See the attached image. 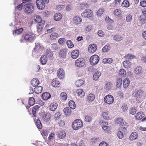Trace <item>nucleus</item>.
<instances>
[{"instance_id":"nucleus-1","label":"nucleus","mask_w":146,"mask_h":146,"mask_svg":"<svg viewBox=\"0 0 146 146\" xmlns=\"http://www.w3.org/2000/svg\"><path fill=\"white\" fill-rule=\"evenodd\" d=\"M43 46L38 43H36L35 48L33 51V54L36 56L40 55L42 53Z\"/></svg>"},{"instance_id":"nucleus-2","label":"nucleus","mask_w":146,"mask_h":146,"mask_svg":"<svg viewBox=\"0 0 146 146\" xmlns=\"http://www.w3.org/2000/svg\"><path fill=\"white\" fill-rule=\"evenodd\" d=\"M83 126V123L80 119H76L73 122L72 127L74 130H78L81 128Z\"/></svg>"},{"instance_id":"nucleus-3","label":"nucleus","mask_w":146,"mask_h":146,"mask_svg":"<svg viewBox=\"0 0 146 146\" xmlns=\"http://www.w3.org/2000/svg\"><path fill=\"white\" fill-rule=\"evenodd\" d=\"M36 37L35 35L31 33L25 34L24 36V38L26 41L31 42L33 41Z\"/></svg>"},{"instance_id":"nucleus-4","label":"nucleus","mask_w":146,"mask_h":146,"mask_svg":"<svg viewBox=\"0 0 146 146\" xmlns=\"http://www.w3.org/2000/svg\"><path fill=\"white\" fill-rule=\"evenodd\" d=\"M100 60L99 56L97 55H94L91 56L90 59V62L92 66L96 64Z\"/></svg>"},{"instance_id":"nucleus-5","label":"nucleus","mask_w":146,"mask_h":146,"mask_svg":"<svg viewBox=\"0 0 146 146\" xmlns=\"http://www.w3.org/2000/svg\"><path fill=\"white\" fill-rule=\"evenodd\" d=\"M25 7V12L27 14H30L33 12V6L32 3H30V5H26Z\"/></svg>"},{"instance_id":"nucleus-6","label":"nucleus","mask_w":146,"mask_h":146,"mask_svg":"<svg viewBox=\"0 0 146 146\" xmlns=\"http://www.w3.org/2000/svg\"><path fill=\"white\" fill-rule=\"evenodd\" d=\"M126 131V129L125 127L120 128L119 129V131L117 133V135L118 138L119 139H122L124 136L125 132Z\"/></svg>"},{"instance_id":"nucleus-7","label":"nucleus","mask_w":146,"mask_h":146,"mask_svg":"<svg viewBox=\"0 0 146 146\" xmlns=\"http://www.w3.org/2000/svg\"><path fill=\"white\" fill-rule=\"evenodd\" d=\"M36 4L37 8L39 9H43L45 7V4L42 0H37Z\"/></svg>"},{"instance_id":"nucleus-8","label":"nucleus","mask_w":146,"mask_h":146,"mask_svg":"<svg viewBox=\"0 0 146 146\" xmlns=\"http://www.w3.org/2000/svg\"><path fill=\"white\" fill-rule=\"evenodd\" d=\"M104 100L106 103L110 104L113 102L114 98L112 96L108 95L104 97Z\"/></svg>"},{"instance_id":"nucleus-9","label":"nucleus","mask_w":146,"mask_h":146,"mask_svg":"<svg viewBox=\"0 0 146 146\" xmlns=\"http://www.w3.org/2000/svg\"><path fill=\"white\" fill-rule=\"evenodd\" d=\"M85 64L84 60L83 58H79L76 61L75 64L78 67H82L84 66Z\"/></svg>"},{"instance_id":"nucleus-10","label":"nucleus","mask_w":146,"mask_h":146,"mask_svg":"<svg viewBox=\"0 0 146 146\" xmlns=\"http://www.w3.org/2000/svg\"><path fill=\"white\" fill-rule=\"evenodd\" d=\"M92 15V11L90 10H87L85 11L81 14L82 17H84L89 18L91 17Z\"/></svg>"},{"instance_id":"nucleus-11","label":"nucleus","mask_w":146,"mask_h":146,"mask_svg":"<svg viewBox=\"0 0 146 146\" xmlns=\"http://www.w3.org/2000/svg\"><path fill=\"white\" fill-rule=\"evenodd\" d=\"M97 47L95 44H92L89 45L88 50L90 53H93L94 52L97 50Z\"/></svg>"},{"instance_id":"nucleus-12","label":"nucleus","mask_w":146,"mask_h":146,"mask_svg":"<svg viewBox=\"0 0 146 146\" xmlns=\"http://www.w3.org/2000/svg\"><path fill=\"white\" fill-rule=\"evenodd\" d=\"M134 94H135L134 96H135L136 99L137 100L142 97L143 92L142 90H140L138 91H135Z\"/></svg>"},{"instance_id":"nucleus-13","label":"nucleus","mask_w":146,"mask_h":146,"mask_svg":"<svg viewBox=\"0 0 146 146\" xmlns=\"http://www.w3.org/2000/svg\"><path fill=\"white\" fill-rule=\"evenodd\" d=\"M57 75L58 78L61 79L64 78L65 76V72L63 69L60 68L58 70Z\"/></svg>"},{"instance_id":"nucleus-14","label":"nucleus","mask_w":146,"mask_h":146,"mask_svg":"<svg viewBox=\"0 0 146 146\" xmlns=\"http://www.w3.org/2000/svg\"><path fill=\"white\" fill-rule=\"evenodd\" d=\"M67 50L66 49H61L59 52V55L62 58H65L67 54Z\"/></svg>"},{"instance_id":"nucleus-15","label":"nucleus","mask_w":146,"mask_h":146,"mask_svg":"<svg viewBox=\"0 0 146 146\" xmlns=\"http://www.w3.org/2000/svg\"><path fill=\"white\" fill-rule=\"evenodd\" d=\"M79 52L78 50H74L72 52L71 56L74 59L76 58L79 56Z\"/></svg>"},{"instance_id":"nucleus-16","label":"nucleus","mask_w":146,"mask_h":146,"mask_svg":"<svg viewBox=\"0 0 146 146\" xmlns=\"http://www.w3.org/2000/svg\"><path fill=\"white\" fill-rule=\"evenodd\" d=\"M35 21L37 23H42L44 24L45 22L42 21L41 17L39 15H36L34 17Z\"/></svg>"},{"instance_id":"nucleus-17","label":"nucleus","mask_w":146,"mask_h":146,"mask_svg":"<svg viewBox=\"0 0 146 146\" xmlns=\"http://www.w3.org/2000/svg\"><path fill=\"white\" fill-rule=\"evenodd\" d=\"M51 97L50 94L47 92H45L43 93L42 95V99L45 100H48Z\"/></svg>"},{"instance_id":"nucleus-18","label":"nucleus","mask_w":146,"mask_h":146,"mask_svg":"<svg viewBox=\"0 0 146 146\" xmlns=\"http://www.w3.org/2000/svg\"><path fill=\"white\" fill-rule=\"evenodd\" d=\"M144 114L143 112H139L136 115L135 117L136 119L138 120H141L144 116Z\"/></svg>"},{"instance_id":"nucleus-19","label":"nucleus","mask_w":146,"mask_h":146,"mask_svg":"<svg viewBox=\"0 0 146 146\" xmlns=\"http://www.w3.org/2000/svg\"><path fill=\"white\" fill-rule=\"evenodd\" d=\"M40 107L38 105L34 106L32 109L33 114L34 116H36V114L38 112Z\"/></svg>"},{"instance_id":"nucleus-20","label":"nucleus","mask_w":146,"mask_h":146,"mask_svg":"<svg viewBox=\"0 0 146 146\" xmlns=\"http://www.w3.org/2000/svg\"><path fill=\"white\" fill-rule=\"evenodd\" d=\"M58 136L60 139H63L66 136V133L64 131L61 130L58 132Z\"/></svg>"},{"instance_id":"nucleus-21","label":"nucleus","mask_w":146,"mask_h":146,"mask_svg":"<svg viewBox=\"0 0 146 146\" xmlns=\"http://www.w3.org/2000/svg\"><path fill=\"white\" fill-rule=\"evenodd\" d=\"M82 21V19L78 16H76L74 18L73 22L76 25L80 24Z\"/></svg>"},{"instance_id":"nucleus-22","label":"nucleus","mask_w":146,"mask_h":146,"mask_svg":"<svg viewBox=\"0 0 146 146\" xmlns=\"http://www.w3.org/2000/svg\"><path fill=\"white\" fill-rule=\"evenodd\" d=\"M39 81L37 78H34L31 82V85L35 87L39 84Z\"/></svg>"},{"instance_id":"nucleus-23","label":"nucleus","mask_w":146,"mask_h":146,"mask_svg":"<svg viewBox=\"0 0 146 146\" xmlns=\"http://www.w3.org/2000/svg\"><path fill=\"white\" fill-rule=\"evenodd\" d=\"M138 135L136 132H134L132 133L130 135L129 139L131 141L135 140L137 137Z\"/></svg>"},{"instance_id":"nucleus-24","label":"nucleus","mask_w":146,"mask_h":146,"mask_svg":"<svg viewBox=\"0 0 146 146\" xmlns=\"http://www.w3.org/2000/svg\"><path fill=\"white\" fill-rule=\"evenodd\" d=\"M52 84L53 87H59L60 86V82L56 79H53L52 82Z\"/></svg>"},{"instance_id":"nucleus-25","label":"nucleus","mask_w":146,"mask_h":146,"mask_svg":"<svg viewBox=\"0 0 146 146\" xmlns=\"http://www.w3.org/2000/svg\"><path fill=\"white\" fill-rule=\"evenodd\" d=\"M54 20L57 21L60 20L62 18V15L60 13H56L54 17Z\"/></svg>"},{"instance_id":"nucleus-26","label":"nucleus","mask_w":146,"mask_h":146,"mask_svg":"<svg viewBox=\"0 0 146 146\" xmlns=\"http://www.w3.org/2000/svg\"><path fill=\"white\" fill-rule=\"evenodd\" d=\"M47 60V57L46 55H44L42 56L40 58V61L42 64L44 65L46 64Z\"/></svg>"},{"instance_id":"nucleus-27","label":"nucleus","mask_w":146,"mask_h":146,"mask_svg":"<svg viewBox=\"0 0 146 146\" xmlns=\"http://www.w3.org/2000/svg\"><path fill=\"white\" fill-rule=\"evenodd\" d=\"M58 105L56 103H53L50 104V106L49 109L50 110L54 111L57 108Z\"/></svg>"},{"instance_id":"nucleus-28","label":"nucleus","mask_w":146,"mask_h":146,"mask_svg":"<svg viewBox=\"0 0 146 146\" xmlns=\"http://www.w3.org/2000/svg\"><path fill=\"white\" fill-rule=\"evenodd\" d=\"M43 90V88L40 86H38L34 89L35 92L36 94L40 93Z\"/></svg>"},{"instance_id":"nucleus-29","label":"nucleus","mask_w":146,"mask_h":146,"mask_svg":"<svg viewBox=\"0 0 146 146\" xmlns=\"http://www.w3.org/2000/svg\"><path fill=\"white\" fill-rule=\"evenodd\" d=\"M101 73L100 72H96L94 74L93 79L95 80H98L99 77L101 75Z\"/></svg>"},{"instance_id":"nucleus-30","label":"nucleus","mask_w":146,"mask_h":146,"mask_svg":"<svg viewBox=\"0 0 146 146\" xmlns=\"http://www.w3.org/2000/svg\"><path fill=\"white\" fill-rule=\"evenodd\" d=\"M113 61L112 59L111 58H106L103 59L102 62L104 64H111Z\"/></svg>"},{"instance_id":"nucleus-31","label":"nucleus","mask_w":146,"mask_h":146,"mask_svg":"<svg viewBox=\"0 0 146 146\" xmlns=\"http://www.w3.org/2000/svg\"><path fill=\"white\" fill-rule=\"evenodd\" d=\"M113 39L117 42H119L123 39V38L119 35H117L113 36Z\"/></svg>"},{"instance_id":"nucleus-32","label":"nucleus","mask_w":146,"mask_h":146,"mask_svg":"<svg viewBox=\"0 0 146 146\" xmlns=\"http://www.w3.org/2000/svg\"><path fill=\"white\" fill-rule=\"evenodd\" d=\"M49 115V113L44 114L42 116V119L46 122H48L50 120V116Z\"/></svg>"},{"instance_id":"nucleus-33","label":"nucleus","mask_w":146,"mask_h":146,"mask_svg":"<svg viewBox=\"0 0 146 146\" xmlns=\"http://www.w3.org/2000/svg\"><path fill=\"white\" fill-rule=\"evenodd\" d=\"M123 84L125 88L128 86L129 84V80L128 78H125L123 81Z\"/></svg>"},{"instance_id":"nucleus-34","label":"nucleus","mask_w":146,"mask_h":146,"mask_svg":"<svg viewBox=\"0 0 146 146\" xmlns=\"http://www.w3.org/2000/svg\"><path fill=\"white\" fill-rule=\"evenodd\" d=\"M123 66L125 68H129L131 66V62L127 60L123 62Z\"/></svg>"},{"instance_id":"nucleus-35","label":"nucleus","mask_w":146,"mask_h":146,"mask_svg":"<svg viewBox=\"0 0 146 146\" xmlns=\"http://www.w3.org/2000/svg\"><path fill=\"white\" fill-rule=\"evenodd\" d=\"M69 105L70 108L72 109H74L76 107V105L75 102L72 100H70L69 102Z\"/></svg>"},{"instance_id":"nucleus-36","label":"nucleus","mask_w":146,"mask_h":146,"mask_svg":"<svg viewBox=\"0 0 146 146\" xmlns=\"http://www.w3.org/2000/svg\"><path fill=\"white\" fill-rule=\"evenodd\" d=\"M77 92L78 96L80 97L84 96L85 95L84 92L82 89H80L77 90Z\"/></svg>"},{"instance_id":"nucleus-37","label":"nucleus","mask_w":146,"mask_h":146,"mask_svg":"<svg viewBox=\"0 0 146 146\" xmlns=\"http://www.w3.org/2000/svg\"><path fill=\"white\" fill-rule=\"evenodd\" d=\"M60 98L61 100H66L67 98V96L66 93L64 92H62L60 94Z\"/></svg>"},{"instance_id":"nucleus-38","label":"nucleus","mask_w":146,"mask_h":146,"mask_svg":"<svg viewBox=\"0 0 146 146\" xmlns=\"http://www.w3.org/2000/svg\"><path fill=\"white\" fill-rule=\"evenodd\" d=\"M23 30L22 28H20L15 30L13 33V35H18L21 34Z\"/></svg>"},{"instance_id":"nucleus-39","label":"nucleus","mask_w":146,"mask_h":146,"mask_svg":"<svg viewBox=\"0 0 146 146\" xmlns=\"http://www.w3.org/2000/svg\"><path fill=\"white\" fill-rule=\"evenodd\" d=\"M124 122L123 119L121 118H118L116 120V122L120 127H122Z\"/></svg>"},{"instance_id":"nucleus-40","label":"nucleus","mask_w":146,"mask_h":146,"mask_svg":"<svg viewBox=\"0 0 146 146\" xmlns=\"http://www.w3.org/2000/svg\"><path fill=\"white\" fill-rule=\"evenodd\" d=\"M58 37V34L56 33H53L50 35V38L52 40H55Z\"/></svg>"},{"instance_id":"nucleus-41","label":"nucleus","mask_w":146,"mask_h":146,"mask_svg":"<svg viewBox=\"0 0 146 146\" xmlns=\"http://www.w3.org/2000/svg\"><path fill=\"white\" fill-rule=\"evenodd\" d=\"M126 74V71L123 69H120L119 71V74L121 76L124 77Z\"/></svg>"},{"instance_id":"nucleus-42","label":"nucleus","mask_w":146,"mask_h":146,"mask_svg":"<svg viewBox=\"0 0 146 146\" xmlns=\"http://www.w3.org/2000/svg\"><path fill=\"white\" fill-rule=\"evenodd\" d=\"M84 83V81L82 80H77L75 83L76 85L78 87H79L83 85Z\"/></svg>"},{"instance_id":"nucleus-43","label":"nucleus","mask_w":146,"mask_h":146,"mask_svg":"<svg viewBox=\"0 0 146 146\" xmlns=\"http://www.w3.org/2000/svg\"><path fill=\"white\" fill-rule=\"evenodd\" d=\"M130 5L127 0H124L121 3V6L124 7H128Z\"/></svg>"},{"instance_id":"nucleus-44","label":"nucleus","mask_w":146,"mask_h":146,"mask_svg":"<svg viewBox=\"0 0 146 146\" xmlns=\"http://www.w3.org/2000/svg\"><path fill=\"white\" fill-rule=\"evenodd\" d=\"M95 98V95L93 94L90 93L88 97V100L92 102L94 100Z\"/></svg>"},{"instance_id":"nucleus-45","label":"nucleus","mask_w":146,"mask_h":146,"mask_svg":"<svg viewBox=\"0 0 146 146\" xmlns=\"http://www.w3.org/2000/svg\"><path fill=\"white\" fill-rule=\"evenodd\" d=\"M111 127L106 125H104L102 127V129L106 132L109 133L110 132Z\"/></svg>"},{"instance_id":"nucleus-46","label":"nucleus","mask_w":146,"mask_h":146,"mask_svg":"<svg viewBox=\"0 0 146 146\" xmlns=\"http://www.w3.org/2000/svg\"><path fill=\"white\" fill-rule=\"evenodd\" d=\"M141 67L140 66H137L135 69L134 72L136 74H140L141 72Z\"/></svg>"},{"instance_id":"nucleus-47","label":"nucleus","mask_w":146,"mask_h":146,"mask_svg":"<svg viewBox=\"0 0 146 146\" xmlns=\"http://www.w3.org/2000/svg\"><path fill=\"white\" fill-rule=\"evenodd\" d=\"M31 0H23L22 2L24 7L26 5H30V3H31Z\"/></svg>"},{"instance_id":"nucleus-48","label":"nucleus","mask_w":146,"mask_h":146,"mask_svg":"<svg viewBox=\"0 0 146 146\" xmlns=\"http://www.w3.org/2000/svg\"><path fill=\"white\" fill-rule=\"evenodd\" d=\"M35 103V100L33 97H31L29 98L28 101L29 105L31 106H33Z\"/></svg>"},{"instance_id":"nucleus-49","label":"nucleus","mask_w":146,"mask_h":146,"mask_svg":"<svg viewBox=\"0 0 146 146\" xmlns=\"http://www.w3.org/2000/svg\"><path fill=\"white\" fill-rule=\"evenodd\" d=\"M64 112L66 115H69L71 113L70 108L66 107L64 108Z\"/></svg>"},{"instance_id":"nucleus-50","label":"nucleus","mask_w":146,"mask_h":146,"mask_svg":"<svg viewBox=\"0 0 146 146\" xmlns=\"http://www.w3.org/2000/svg\"><path fill=\"white\" fill-rule=\"evenodd\" d=\"M66 44L68 47L70 48H72L74 46V45L71 40H68L67 41Z\"/></svg>"},{"instance_id":"nucleus-51","label":"nucleus","mask_w":146,"mask_h":146,"mask_svg":"<svg viewBox=\"0 0 146 146\" xmlns=\"http://www.w3.org/2000/svg\"><path fill=\"white\" fill-rule=\"evenodd\" d=\"M44 24L42 23L41 24H38V26L37 27V31L38 32H40L42 31L44 27Z\"/></svg>"},{"instance_id":"nucleus-52","label":"nucleus","mask_w":146,"mask_h":146,"mask_svg":"<svg viewBox=\"0 0 146 146\" xmlns=\"http://www.w3.org/2000/svg\"><path fill=\"white\" fill-rule=\"evenodd\" d=\"M110 45H108L105 46L102 49V51L104 52H107L110 49Z\"/></svg>"},{"instance_id":"nucleus-53","label":"nucleus","mask_w":146,"mask_h":146,"mask_svg":"<svg viewBox=\"0 0 146 146\" xmlns=\"http://www.w3.org/2000/svg\"><path fill=\"white\" fill-rule=\"evenodd\" d=\"M126 20L127 22H130L132 19V17L130 13H127L126 15Z\"/></svg>"},{"instance_id":"nucleus-54","label":"nucleus","mask_w":146,"mask_h":146,"mask_svg":"<svg viewBox=\"0 0 146 146\" xmlns=\"http://www.w3.org/2000/svg\"><path fill=\"white\" fill-rule=\"evenodd\" d=\"M104 9L103 8L100 9L97 12V15L98 16H100L103 13Z\"/></svg>"},{"instance_id":"nucleus-55","label":"nucleus","mask_w":146,"mask_h":146,"mask_svg":"<svg viewBox=\"0 0 146 146\" xmlns=\"http://www.w3.org/2000/svg\"><path fill=\"white\" fill-rule=\"evenodd\" d=\"M45 54L47 56L49 57H51L53 55L50 50L49 49H47L46 50Z\"/></svg>"},{"instance_id":"nucleus-56","label":"nucleus","mask_w":146,"mask_h":146,"mask_svg":"<svg viewBox=\"0 0 146 146\" xmlns=\"http://www.w3.org/2000/svg\"><path fill=\"white\" fill-rule=\"evenodd\" d=\"M36 125L37 127L39 129H41L42 127V125L41 122L38 119L36 122Z\"/></svg>"},{"instance_id":"nucleus-57","label":"nucleus","mask_w":146,"mask_h":146,"mask_svg":"<svg viewBox=\"0 0 146 146\" xmlns=\"http://www.w3.org/2000/svg\"><path fill=\"white\" fill-rule=\"evenodd\" d=\"M135 56L133 55H130L129 54H127L125 56V57L126 59L128 61L133 58Z\"/></svg>"},{"instance_id":"nucleus-58","label":"nucleus","mask_w":146,"mask_h":146,"mask_svg":"<svg viewBox=\"0 0 146 146\" xmlns=\"http://www.w3.org/2000/svg\"><path fill=\"white\" fill-rule=\"evenodd\" d=\"M113 14L114 15L118 16L120 15L121 11L119 9H117L114 11Z\"/></svg>"},{"instance_id":"nucleus-59","label":"nucleus","mask_w":146,"mask_h":146,"mask_svg":"<svg viewBox=\"0 0 146 146\" xmlns=\"http://www.w3.org/2000/svg\"><path fill=\"white\" fill-rule=\"evenodd\" d=\"M91 120V117L88 115H86L85 117L84 121L86 123L90 122Z\"/></svg>"},{"instance_id":"nucleus-60","label":"nucleus","mask_w":146,"mask_h":146,"mask_svg":"<svg viewBox=\"0 0 146 146\" xmlns=\"http://www.w3.org/2000/svg\"><path fill=\"white\" fill-rule=\"evenodd\" d=\"M103 118L105 119H108L109 117L108 114L107 112H103L102 113V115Z\"/></svg>"},{"instance_id":"nucleus-61","label":"nucleus","mask_w":146,"mask_h":146,"mask_svg":"<svg viewBox=\"0 0 146 146\" xmlns=\"http://www.w3.org/2000/svg\"><path fill=\"white\" fill-rule=\"evenodd\" d=\"M136 109L135 108H131L129 110L130 113L132 115H134L136 113Z\"/></svg>"},{"instance_id":"nucleus-62","label":"nucleus","mask_w":146,"mask_h":146,"mask_svg":"<svg viewBox=\"0 0 146 146\" xmlns=\"http://www.w3.org/2000/svg\"><path fill=\"white\" fill-rule=\"evenodd\" d=\"M121 108L123 111L124 112L126 111L128 109L127 106L125 104H122Z\"/></svg>"},{"instance_id":"nucleus-63","label":"nucleus","mask_w":146,"mask_h":146,"mask_svg":"<svg viewBox=\"0 0 146 146\" xmlns=\"http://www.w3.org/2000/svg\"><path fill=\"white\" fill-rule=\"evenodd\" d=\"M122 83V80L121 79L119 78L118 79L117 81V87H120Z\"/></svg>"},{"instance_id":"nucleus-64","label":"nucleus","mask_w":146,"mask_h":146,"mask_svg":"<svg viewBox=\"0 0 146 146\" xmlns=\"http://www.w3.org/2000/svg\"><path fill=\"white\" fill-rule=\"evenodd\" d=\"M140 5L143 7H146V1H141L140 2Z\"/></svg>"}]
</instances>
